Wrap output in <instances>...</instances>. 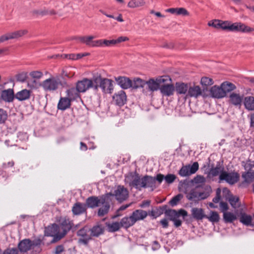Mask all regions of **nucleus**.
Here are the masks:
<instances>
[{
    "mask_svg": "<svg viewBox=\"0 0 254 254\" xmlns=\"http://www.w3.org/2000/svg\"><path fill=\"white\" fill-rule=\"evenodd\" d=\"M125 181L129 187L135 188L139 190H140L142 188L153 187L155 185V180L154 177L145 175L141 178L136 172L129 173L126 176Z\"/></svg>",
    "mask_w": 254,
    "mask_h": 254,
    "instance_id": "obj_1",
    "label": "nucleus"
},
{
    "mask_svg": "<svg viewBox=\"0 0 254 254\" xmlns=\"http://www.w3.org/2000/svg\"><path fill=\"white\" fill-rule=\"evenodd\" d=\"M42 241L40 239L31 241L29 239H25L21 241L18 248L21 252L25 253L32 250V254H37L42 251L41 245Z\"/></svg>",
    "mask_w": 254,
    "mask_h": 254,
    "instance_id": "obj_2",
    "label": "nucleus"
},
{
    "mask_svg": "<svg viewBox=\"0 0 254 254\" xmlns=\"http://www.w3.org/2000/svg\"><path fill=\"white\" fill-rule=\"evenodd\" d=\"M168 206L166 205L162 206L161 209L165 210L164 214L166 217L169 218V220L174 222V225L178 227L182 225V221L179 219L180 217L185 219V217L188 216V212L184 209H181L178 211L175 209H167Z\"/></svg>",
    "mask_w": 254,
    "mask_h": 254,
    "instance_id": "obj_3",
    "label": "nucleus"
},
{
    "mask_svg": "<svg viewBox=\"0 0 254 254\" xmlns=\"http://www.w3.org/2000/svg\"><path fill=\"white\" fill-rule=\"evenodd\" d=\"M73 222L66 217L61 218L59 221V232L54 237L51 243H55L64 237L72 228Z\"/></svg>",
    "mask_w": 254,
    "mask_h": 254,
    "instance_id": "obj_4",
    "label": "nucleus"
},
{
    "mask_svg": "<svg viewBox=\"0 0 254 254\" xmlns=\"http://www.w3.org/2000/svg\"><path fill=\"white\" fill-rule=\"evenodd\" d=\"M94 90L97 91L100 87L105 93H111L113 89L112 80L102 78L100 75L94 76Z\"/></svg>",
    "mask_w": 254,
    "mask_h": 254,
    "instance_id": "obj_5",
    "label": "nucleus"
},
{
    "mask_svg": "<svg viewBox=\"0 0 254 254\" xmlns=\"http://www.w3.org/2000/svg\"><path fill=\"white\" fill-rule=\"evenodd\" d=\"M128 194L129 192L127 189L124 186L121 185L118 186L113 192H110L105 194L110 198L111 196H114L116 200L120 202H122L127 200L128 197Z\"/></svg>",
    "mask_w": 254,
    "mask_h": 254,
    "instance_id": "obj_6",
    "label": "nucleus"
},
{
    "mask_svg": "<svg viewBox=\"0 0 254 254\" xmlns=\"http://www.w3.org/2000/svg\"><path fill=\"white\" fill-rule=\"evenodd\" d=\"M239 179L240 175L238 172L235 171L228 172L225 170L219 175V183L225 182L230 185H233L239 181Z\"/></svg>",
    "mask_w": 254,
    "mask_h": 254,
    "instance_id": "obj_7",
    "label": "nucleus"
},
{
    "mask_svg": "<svg viewBox=\"0 0 254 254\" xmlns=\"http://www.w3.org/2000/svg\"><path fill=\"white\" fill-rule=\"evenodd\" d=\"M61 81L59 78L52 76L44 80L40 84L45 91H54L57 90Z\"/></svg>",
    "mask_w": 254,
    "mask_h": 254,
    "instance_id": "obj_8",
    "label": "nucleus"
},
{
    "mask_svg": "<svg viewBox=\"0 0 254 254\" xmlns=\"http://www.w3.org/2000/svg\"><path fill=\"white\" fill-rule=\"evenodd\" d=\"M171 81V79L168 76H163L156 78V80L150 79L146 82L148 89L150 91L154 92L160 89L161 84L167 82Z\"/></svg>",
    "mask_w": 254,
    "mask_h": 254,
    "instance_id": "obj_9",
    "label": "nucleus"
},
{
    "mask_svg": "<svg viewBox=\"0 0 254 254\" xmlns=\"http://www.w3.org/2000/svg\"><path fill=\"white\" fill-rule=\"evenodd\" d=\"M94 76L91 79L84 78L78 81L76 84L77 91L81 93H84L90 88L94 90Z\"/></svg>",
    "mask_w": 254,
    "mask_h": 254,
    "instance_id": "obj_10",
    "label": "nucleus"
},
{
    "mask_svg": "<svg viewBox=\"0 0 254 254\" xmlns=\"http://www.w3.org/2000/svg\"><path fill=\"white\" fill-rule=\"evenodd\" d=\"M90 229L87 226H84L77 231L76 235L79 237L78 243L87 246L89 241L92 240V236Z\"/></svg>",
    "mask_w": 254,
    "mask_h": 254,
    "instance_id": "obj_11",
    "label": "nucleus"
},
{
    "mask_svg": "<svg viewBox=\"0 0 254 254\" xmlns=\"http://www.w3.org/2000/svg\"><path fill=\"white\" fill-rule=\"evenodd\" d=\"M111 201V199L108 198V195L105 194L102 196V202L100 204H102L103 206L98 209V215L99 216H103L109 212Z\"/></svg>",
    "mask_w": 254,
    "mask_h": 254,
    "instance_id": "obj_12",
    "label": "nucleus"
},
{
    "mask_svg": "<svg viewBox=\"0 0 254 254\" xmlns=\"http://www.w3.org/2000/svg\"><path fill=\"white\" fill-rule=\"evenodd\" d=\"M243 100V95L235 92L231 93L229 96V103L236 107H241Z\"/></svg>",
    "mask_w": 254,
    "mask_h": 254,
    "instance_id": "obj_13",
    "label": "nucleus"
},
{
    "mask_svg": "<svg viewBox=\"0 0 254 254\" xmlns=\"http://www.w3.org/2000/svg\"><path fill=\"white\" fill-rule=\"evenodd\" d=\"M253 31H254V28L250 27L243 23H233L232 32H239L245 33H249Z\"/></svg>",
    "mask_w": 254,
    "mask_h": 254,
    "instance_id": "obj_14",
    "label": "nucleus"
},
{
    "mask_svg": "<svg viewBox=\"0 0 254 254\" xmlns=\"http://www.w3.org/2000/svg\"><path fill=\"white\" fill-rule=\"evenodd\" d=\"M209 94L211 97L216 99H221L225 97V92L220 86L214 85L209 90Z\"/></svg>",
    "mask_w": 254,
    "mask_h": 254,
    "instance_id": "obj_15",
    "label": "nucleus"
},
{
    "mask_svg": "<svg viewBox=\"0 0 254 254\" xmlns=\"http://www.w3.org/2000/svg\"><path fill=\"white\" fill-rule=\"evenodd\" d=\"M180 190L186 194V197L189 200H190V181L186 180L183 182L181 181L179 184Z\"/></svg>",
    "mask_w": 254,
    "mask_h": 254,
    "instance_id": "obj_16",
    "label": "nucleus"
},
{
    "mask_svg": "<svg viewBox=\"0 0 254 254\" xmlns=\"http://www.w3.org/2000/svg\"><path fill=\"white\" fill-rule=\"evenodd\" d=\"M160 90L163 95L170 96L173 94L175 88L172 84L169 83L167 81L161 84Z\"/></svg>",
    "mask_w": 254,
    "mask_h": 254,
    "instance_id": "obj_17",
    "label": "nucleus"
},
{
    "mask_svg": "<svg viewBox=\"0 0 254 254\" xmlns=\"http://www.w3.org/2000/svg\"><path fill=\"white\" fill-rule=\"evenodd\" d=\"M117 83L123 89H128L131 87L132 81L128 77L125 76H119L115 78Z\"/></svg>",
    "mask_w": 254,
    "mask_h": 254,
    "instance_id": "obj_18",
    "label": "nucleus"
},
{
    "mask_svg": "<svg viewBox=\"0 0 254 254\" xmlns=\"http://www.w3.org/2000/svg\"><path fill=\"white\" fill-rule=\"evenodd\" d=\"M102 202V196L99 198L97 196H92L88 197L86 200V206L94 208L98 207Z\"/></svg>",
    "mask_w": 254,
    "mask_h": 254,
    "instance_id": "obj_19",
    "label": "nucleus"
},
{
    "mask_svg": "<svg viewBox=\"0 0 254 254\" xmlns=\"http://www.w3.org/2000/svg\"><path fill=\"white\" fill-rule=\"evenodd\" d=\"M86 204L80 202L75 203L72 208V212L74 215H79L86 212Z\"/></svg>",
    "mask_w": 254,
    "mask_h": 254,
    "instance_id": "obj_20",
    "label": "nucleus"
},
{
    "mask_svg": "<svg viewBox=\"0 0 254 254\" xmlns=\"http://www.w3.org/2000/svg\"><path fill=\"white\" fill-rule=\"evenodd\" d=\"M126 95L125 91L121 90L113 96L116 104L119 106L124 105L126 102Z\"/></svg>",
    "mask_w": 254,
    "mask_h": 254,
    "instance_id": "obj_21",
    "label": "nucleus"
},
{
    "mask_svg": "<svg viewBox=\"0 0 254 254\" xmlns=\"http://www.w3.org/2000/svg\"><path fill=\"white\" fill-rule=\"evenodd\" d=\"M31 93L30 90L22 89L16 93L15 98L20 101L27 100L30 99Z\"/></svg>",
    "mask_w": 254,
    "mask_h": 254,
    "instance_id": "obj_22",
    "label": "nucleus"
},
{
    "mask_svg": "<svg viewBox=\"0 0 254 254\" xmlns=\"http://www.w3.org/2000/svg\"><path fill=\"white\" fill-rule=\"evenodd\" d=\"M71 100L67 97H61L59 100L57 108L59 110L64 111L70 107Z\"/></svg>",
    "mask_w": 254,
    "mask_h": 254,
    "instance_id": "obj_23",
    "label": "nucleus"
},
{
    "mask_svg": "<svg viewBox=\"0 0 254 254\" xmlns=\"http://www.w3.org/2000/svg\"><path fill=\"white\" fill-rule=\"evenodd\" d=\"M147 215V212L142 209H137L134 211L131 215L135 223L137 221L143 220Z\"/></svg>",
    "mask_w": 254,
    "mask_h": 254,
    "instance_id": "obj_24",
    "label": "nucleus"
},
{
    "mask_svg": "<svg viewBox=\"0 0 254 254\" xmlns=\"http://www.w3.org/2000/svg\"><path fill=\"white\" fill-rule=\"evenodd\" d=\"M1 97L2 99L5 102H12L15 97L13 89H8L7 90H4L2 91L1 93Z\"/></svg>",
    "mask_w": 254,
    "mask_h": 254,
    "instance_id": "obj_25",
    "label": "nucleus"
},
{
    "mask_svg": "<svg viewBox=\"0 0 254 254\" xmlns=\"http://www.w3.org/2000/svg\"><path fill=\"white\" fill-rule=\"evenodd\" d=\"M105 230L104 226L99 223L94 226L91 229H90V233L92 237H99L104 233Z\"/></svg>",
    "mask_w": 254,
    "mask_h": 254,
    "instance_id": "obj_26",
    "label": "nucleus"
},
{
    "mask_svg": "<svg viewBox=\"0 0 254 254\" xmlns=\"http://www.w3.org/2000/svg\"><path fill=\"white\" fill-rule=\"evenodd\" d=\"M27 33V31L26 30H20L8 33L5 34V36L7 41L10 39H17L25 35Z\"/></svg>",
    "mask_w": 254,
    "mask_h": 254,
    "instance_id": "obj_27",
    "label": "nucleus"
},
{
    "mask_svg": "<svg viewBox=\"0 0 254 254\" xmlns=\"http://www.w3.org/2000/svg\"><path fill=\"white\" fill-rule=\"evenodd\" d=\"M224 168L222 165H221L220 163L217 162V164L215 167H212L209 171L208 176L211 177H216L220 175L222 172H224Z\"/></svg>",
    "mask_w": 254,
    "mask_h": 254,
    "instance_id": "obj_28",
    "label": "nucleus"
},
{
    "mask_svg": "<svg viewBox=\"0 0 254 254\" xmlns=\"http://www.w3.org/2000/svg\"><path fill=\"white\" fill-rule=\"evenodd\" d=\"M239 220L241 223L246 226H254L252 224V217L245 212H241L239 215Z\"/></svg>",
    "mask_w": 254,
    "mask_h": 254,
    "instance_id": "obj_29",
    "label": "nucleus"
},
{
    "mask_svg": "<svg viewBox=\"0 0 254 254\" xmlns=\"http://www.w3.org/2000/svg\"><path fill=\"white\" fill-rule=\"evenodd\" d=\"M220 85L222 89L225 92V97L226 96L228 93H230L236 89L235 84L228 81L223 82Z\"/></svg>",
    "mask_w": 254,
    "mask_h": 254,
    "instance_id": "obj_30",
    "label": "nucleus"
},
{
    "mask_svg": "<svg viewBox=\"0 0 254 254\" xmlns=\"http://www.w3.org/2000/svg\"><path fill=\"white\" fill-rule=\"evenodd\" d=\"M243 101L246 109L249 111L254 110V97L246 96L244 98Z\"/></svg>",
    "mask_w": 254,
    "mask_h": 254,
    "instance_id": "obj_31",
    "label": "nucleus"
},
{
    "mask_svg": "<svg viewBox=\"0 0 254 254\" xmlns=\"http://www.w3.org/2000/svg\"><path fill=\"white\" fill-rule=\"evenodd\" d=\"M166 12L176 15H189V12L184 8H170L166 10Z\"/></svg>",
    "mask_w": 254,
    "mask_h": 254,
    "instance_id": "obj_32",
    "label": "nucleus"
},
{
    "mask_svg": "<svg viewBox=\"0 0 254 254\" xmlns=\"http://www.w3.org/2000/svg\"><path fill=\"white\" fill-rule=\"evenodd\" d=\"M223 221L225 223H231L237 219L236 215L231 212H226L223 213Z\"/></svg>",
    "mask_w": 254,
    "mask_h": 254,
    "instance_id": "obj_33",
    "label": "nucleus"
},
{
    "mask_svg": "<svg viewBox=\"0 0 254 254\" xmlns=\"http://www.w3.org/2000/svg\"><path fill=\"white\" fill-rule=\"evenodd\" d=\"M242 177L245 182L250 184L254 181V171H246Z\"/></svg>",
    "mask_w": 254,
    "mask_h": 254,
    "instance_id": "obj_34",
    "label": "nucleus"
},
{
    "mask_svg": "<svg viewBox=\"0 0 254 254\" xmlns=\"http://www.w3.org/2000/svg\"><path fill=\"white\" fill-rule=\"evenodd\" d=\"M120 224L121 226L127 228L134 225L135 222L130 215L129 217H125L122 218L120 222Z\"/></svg>",
    "mask_w": 254,
    "mask_h": 254,
    "instance_id": "obj_35",
    "label": "nucleus"
},
{
    "mask_svg": "<svg viewBox=\"0 0 254 254\" xmlns=\"http://www.w3.org/2000/svg\"><path fill=\"white\" fill-rule=\"evenodd\" d=\"M106 226L107 227L108 230L109 232H115L119 230L121 227L120 222H115L113 223H106Z\"/></svg>",
    "mask_w": 254,
    "mask_h": 254,
    "instance_id": "obj_36",
    "label": "nucleus"
},
{
    "mask_svg": "<svg viewBox=\"0 0 254 254\" xmlns=\"http://www.w3.org/2000/svg\"><path fill=\"white\" fill-rule=\"evenodd\" d=\"M79 92L77 91L76 88H71L67 91V94L69 99L72 100H75L79 97Z\"/></svg>",
    "mask_w": 254,
    "mask_h": 254,
    "instance_id": "obj_37",
    "label": "nucleus"
},
{
    "mask_svg": "<svg viewBox=\"0 0 254 254\" xmlns=\"http://www.w3.org/2000/svg\"><path fill=\"white\" fill-rule=\"evenodd\" d=\"M192 214L193 217L197 220H201L203 218H205L206 216L204 214L203 211L201 208H193L192 210Z\"/></svg>",
    "mask_w": 254,
    "mask_h": 254,
    "instance_id": "obj_38",
    "label": "nucleus"
},
{
    "mask_svg": "<svg viewBox=\"0 0 254 254\" xmlns=\"http://www.w3.org/2000/svg\"><path fill=\"white\" fill-rule=\"evenodd\" d=\"M33 13L36 15L45 16L46 15H54L56 14V12L54 10H48L46 9H40V10H34L33 11Z\"/></svg>",
    "mask_w": 254,
    "mask_h": 254,
    "instance_id": "obj_39",
    "label": "nucleus"
},
{
    "mask_svg": "<svg viewBox=\"0 0 254 254\" xmlns=\"http://www.w3.org/2000/svg\"><path fill=\"white\" fill-rule=\"evenodd\" d=\"M233 27V23H232L228 21L220 20L219 28H221L223 30H228L232 32Z\"/></svg>",
    "mask_w": 254,
    "mask_h": 254,
    "instance_id": "obj_40",
    "label": "nucleus"
},
{
    "mask_svg": "<svg viewBox=\"0 0 254 254\" xmlns=\"http://www.w3.org/2000/svg\"><path fill=\"white\" fill-rule=\"evenodd\" d=\"M95 37L93 36L79 37L77 39L81 43L85 44L89 47H92L93 44V39Z\"/></svg>",
    "mask_w": 254,
    "mask_h": 254,
    "instance_id": "obj_41",
    "label": "nucleus"
},
{
    "mask_svg": "<svg viewBox=\"0 0 254 254\" xmlns=\"http://www.w3.org/2000/svg\"><path fill=\"white\" fill-rule=\"evenodd\" d=\"M145 4L144 0H130L127 4V6L130 8H136L142 6Z\"/></svg>",
    "mask_w": 254,
    "mask_h": 254,
    "instance_id": "obj_42",
    "label": "nucleus"
},
{
    "mask_svg": "<svg viewBox=\"0 0 254 254\" xmlns=\"http://www.w3.org/2000/svg\"><path fill=\"white\" fill-rule=\"evenodd\" d=\"M176 91L179 94H185L188 90V87L187 84L184 83H177L176 85Z\"/></svg>",
    "mask_w": 254,
    "mask_h": 254,
    "instance_id": "obj_43",
    "label": "nucleus"
},
{
    "mask_svg": "<svg viewBox=\"0 0 254 254\" xmlns=\"http://www.w3.org/2000/svg\"><path fill=\"white\" fill-rule=\"evenodd\" d=\"M179 174L182 177H187L190 175V164L184 166L179 172Z\"/></svg>",
    "mask_w": 254,
    "mask_h": 254,
    "instance_id": "obj_44",
    "label": "nucleus"
},
{
    "mask_svg": "<svg viewBox=\"0 0 254 254\" xmlns=\"http://www.w3.org/2000/svg\"><path fill=\"white\" fill-rule=\"evenodd\" d=\"M146 84V81L139 78L134 79L133 81H132V85L131 87L137 89L140 87H143Z\"/></svg>",
    "mask_w": 254,
    "mask_h": 254,
    "instance_id": "obj_45",
    "label": "nucleus"
},
{
    "mask_svg": "<svg viewBox=\"0 0 254 254\" xmlns=\"http://www.w3.org/2000/svg\"><path fill=\"white\" fill-rule=\"evenodd\" d=\"M205 218H207L209 221L212 223H215L218 222L219 221L220 217L217 212L211 211L210 216L206 215Z\"/></svg>",
    "mask_w": 254,
    "mask_h": 254,
    "instance_id": "obj_46",
    "label": "nucleus"
},
{
    "mask_svg": "<svg viewBox=\"0 0 254 254\" xmlns=\"http://www.w3.org/2000/svg\"><path fill=\"white\" fill-rule=\"evenodd\" d=\"M183 194L179 193L176 196H174L169 201V204L172 206L174 207L177 205L181 200L183 198Z\"/></svg>",
    "mask_w": 254,
    "mask_h": 254,
    "instance_id": "obj_47",
    "label": "nucleus"
},
{
    "mask_svg": "<svg viewBox=\"0 0 254 254\" xmlns=\"http://www.w3.org/2000/svg\"><path fill=\"white\" fill-rule=\"evenodd\" d=\"M229 202L234 208H238L240 206L239 198L236 196H231L229 198Z\"/></svg>",
    "mask_w": 254,
    "mask_h": 254,
    "instance_id": "obj_48",
    "label": "nucleus"
},
{
    "mask_svg": "<svg viewBox=\"0 0 254 254\" xmlns=\"http://www.w3.org/2000/svg\"><path fill=\"white\" fill-rule=\"evenodd\" d=\"M242 164L246 171H254L252 168L254 167V161L249 159L246 161H243Z\"/></svg>",
    "mask_w": 254,
    "mask_h": 254,
    "instance_id": "obj_49",
    "label": "nucleus"
},
{
    "mask_svg": "<svg viewBox=\"0 0 254 254\" xmlns=\"http://www.w3.org/2000/svg\"><path fill=\"white\" fill-rule=\"evenodd\" d=\"M205 182V178L201 175H197L196 177L194 178L193 180H191V184H196L199 185H201Z\"/></svg>",
    "mask_w": 254,
    "mask_h": 254,
    "instance_id": "obj_50",
    "label": "nucleus"
},
{
    "mask_svg": "<svg viewBox=\"0 0 254 254\" xmlns=\"http://www.w3.org/2000/svg\"><path fill=\"white\" fill-rule=\"evenodd\" d=\"M201 94V90L198 86L191 87V97H197Z\"/></svg>",
    "mask_w": 254,
    "mask_h": 254,
    "instance_id": "obj_51",
    "label": "nucleus"
},
{
    "mask_svg": "<svg viewBox=\"0 0 254 254\" xmlns=\"http://www.w3.org/2000/svg\"><path fill=\"white\" fill-rule=\"evenodd\" d=\"M201 83L202 85L207 86L212 85L213 84V81L212 79L210 78L203 77L201 79Z\"/></svg>",
    "mask_w": 254,
    "mask_h": 254,
    "instance_id": "obj_52",
    "label": "nucleus"
},
{
    "mask_svg": "<svg viewBox=\"0 0 254 254\" xmlns=\"http://www.w3.org/2000/svg\"><path fill=\"white\" fill-rule=\"evenodd\" d=\"M162 206H161L159 207V211H156L155 210H151L149 213V215L152 217H153L154 218H157V217L160 216L161 214H162L163 213H164V212L165 210H163L161 209V207Z\"/></svg>",
    "mask_w": 254,
    "mask_h": 254,
    "instance_id": "obj_53",
    "label": "nucleus"
},
{
    "mask_svg": "<svg viewBox=\"0 0 254 254\" xmlns=\"http://www.w3.org/2000/svg\"><path fill=\"white\" fill-rule=\"evenodd\" d=\"M29 75L33 78L40 79L42 77L43 74L42 72L36 70L31 71L30 72Z\"/></svg>",
    "mask_w": 254,
    "mask_h": 254,
    "instance_id": "obj_54",
    "label": "nucleus"
},
{
    "mask_svg": "<svg viewBox=\"0 0 254 254\" xmlns=\"http://www.w3.org/2000/svg\"><path fill=\"white\" fill-rule=\"evenodd\" d=\"M176 176L174 174H169L165 177V180L167 184H171L174 182Z\"/></svg>",
    "mask_w": 254,
    "mask_h": 254,
    "instance_id": "obj_55",
    "label": "nucleus"
},
{
    "mask_svg": "<svg viewBox=\"0 0 254 254\" xmlns=\"http://www.w3.org/2000/svg\"><path fill=\"white\" fill-rule=\"evenodd\" d=\"M7 115L6 112L2 109H0V123H3L6 120Z\"/></svg>",
    "mask_w": 254,
    "mask_h": 254,
    "instance_id": "obj_56",
    "label": "nucleus"
},
{
    "mask_svg": "<svg viewBox=\"0 0 254 254\" xmlns=\"http://www.w3.org/2000/svg\"><path fill=\"white\" fill-rule=\"evenodd\" d=\"M220 20L218 19H215L212 21H209L208 23V25L209 26L213 27L215 28H219L220 26Z\"/></svg>",
    "mask_w": 254,
    "mask_h": 254,
    "instance_id": "obj_57",
    "label": "nucleus"
},
{
    "mask_svg": "<svg viewBox=\"0 0 254 254\" xmlns=\"http://www.w3.org/2000/svg\"><path fill=\"white\" fill-rule=\"evenodd\" d=\"M220 210L223 213H224V212H227V210L229 208L228 204L226 202L223 201H221L220 202Z\"/></svg>",
    "mask_w": 254,
    "mask_h": 254,
    "instance_id": "obj_58",
    "label": "nucleus"
},
{
    "mask_svg": "<svg viewBox=\"0 0 254 254\" xmlns=\"http://www.w3.org/2000/svg\"><path fill=\"white\" fill-rule=\"evenodd\" d=\"M131 203H129V204H126V205H122L117 211L116 212V215L113 217V218H115V217H117L119 216L120 215V211H123V210H125V209H126L127 208H128L130 205H131Z\"/></svg>",
    "mask_w": 254,
    "mask_h": 254,
    "instance_id": "obj_59",
    "label": "nucleus"
},
{
    "mask_svg": "<svg viewBox=\"0 0 254 254\" xmlns=\"http://www.w3.org/2000/svg\"><path fill=\"white\" fill-rule=\"evenodd\" d=\"M103 46L110 47L116 45V41L114 39L108 40L104 39L103 40Z\"/></svg>",
    "mask_w": 254,
    "mask_h": 254,
    "instance_id": "obj_60",
    "label": "nucleus"
},
{
    "mask_svg": "<svg viewBox=\"0 0 254 254\" xmlns=\"http://www.w3.org/2000/svg\"><path fill=\"white\" fill-rule=\"evenodd\" d=\"M199 168L198 163L197 162H193L191 164V174H194L198 170Z\"/></svg>",
    "mask_w": 254,
    "mask_h": 254,
    "instance_id": "obj_61",
    "label": "nucleus"
},
{
    "mask_svg": "<svg viewBox=\"0 0 254 254\" xmlns=\"http://www.w3.org/2000/svg\"><path fill=\"white\" fill-rule=\"evenodd\" d=\"M103 39L93 41V44L92 47H103Z\"/></svg>",
    "mask_w": 254,
    "mask_h": 254,
    "instance_id": "obj_62",
    "label": "nucleus"
},
{
    "mask_svg": "<svg viewBox=\"0 0 254 254\" xmlns=\"http://www.w3.org/2000/svg\"><path fill=\"white\" fill-rule=\"evenodd\" d=\"M3 254H18V251L16 249H8L4 251Z\"/></svg>",
    "mask_w": 254,
    "mask_h": 254,
    "instance_id": "obj_63",
    "label": "nucleus"
},
{
    "mask_svg": "<svg viewBox=\"0 0 254 254\" xmlns=\"http://www.w3.org/2000/svg\"><path fill=\"white\" fill-rule=\"evenodd\" d=\"M64 251L63 245H59L55 249V254H61Z\"/></svg>",
    "mask_w": 254,
    "mask_h": 254,
    "instance_id": "obj_64",
    "label": "nucleus"
}]
</instances>
